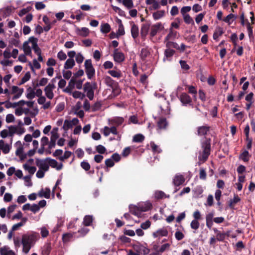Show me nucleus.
<instances>
[{"instance_id":"f257e3e1","label":"nucleus","mask_w":255,"mask_h":255,"mask_svg":"<svg viewBox=\"0 0 255 255\" xmlns=\"http://www.w3.org/2000/svg\"><path fill=\"white\" fill-rule=\"evenodd\" d=\"M211 139L210 138H205L201 141V145L202 151L199 152L198 159L199 161L205 162L207 160L211 153Z\"/></svg>"},{"instance_id":"f03ea898","label":"nucleus","mask_w":255,"mask_h":255,"mask_svg":"<svg viewBox=\"0 0 255 255\" xmlns=\"http://www.w3.org/2000/svg\"><path fill=\"white\" fill-rule=\"evenodd\" d=\"M37 235L36 234H24L22 236L21 244L22 245V252L27 254L31 248L34 245L36 241Z\"/></svg>"},{"instance_id":"7ed1b4c3","label":"nucleus","mask_w":255,"mask_h":255,"mask_svg":"<svg viewBox=\"0 0 255 255\" xmlns=\"http://www.w3.org/2000/svg\"><path fill=\"white\" fill-rule=\"evenodd\" d=\"M177 97L183 106L193 107L192 98L186 93L183 92L179 96H177Z\"/></svg>"},{"instance_id":"20e7f679","label":"nucleus","mask_w":255,"mask_h":255,"mask_svg":"<svg viewBox=\"0 0 255 255\" xmlns=\"http://www.w3.org/2000/svg\"><path fill=\"white\" fill-rule=\"evenodd\" d=\"M85 72L89 79H91L95 74V70L93 66L91 59L86 60L84 63Z\"/></svg>"},{"instance_id":"39448f33","label":"nucleus","mask_w":255,"mask_h":255,"mask_svg":"<svg viewBox=\"0 0 255 255\" xmlns=\"http://www.w3.org/2000/svg\"><path fill=\"white\" fill-rule=\"evenodd\" d=\"M113 57L115 62L118 63H121L125 59L124 54L118 48L114 50Z\"/></svg>"},{"instance_id":"423d86ee","label":"nucleus","mask_w":255,"mask_h":255,"mask_svg":"<svg viewBox=\"0 0 255 255\" xmlns=\"http://www.w3.org/2000/svg\"><path fill=\"white\" fill-rule=\"evenodd\" d=\"M164 26L161 22L152 25L150 28V35L152 37L155 36L159 31L162 30Z\"/></svg>"},{"instance_id":"0eeeda50","label":"nucleus","mask_w":255,"mask_h":255,"mask_svg":"<svg viewBox=\"0 0 255 255\" xmlns=\"http://www.w3.org/2000/svg\"><path fill=\"white\" fill-rule=\"evenodd\" d=\"M55 88V85L54 84H48L44 88V90L46 96L49 99H52L54 97L53 90Z\"/></svg>"},{"instance_id":"6e6552de","label":"nucleus","mask_w":255,"mask_h":255,"mask_svg":"<svg viewBox=\"0 0 255 255\" xmlns=\"http://www.w3.org/2000/svg\"><path fill=\"white\" fill-rule=\"evenodd\" d=\"M168 235V232L164 227L160 228L152 233V236L154 238H160L162 237H167Z\"/></svg>"},{"instance_id":"1a4fd4ad","label":"nucleus","mask_w":255,"mask_h":255,"mask_svg":"<svg viewBox=\"0 0 255 255\" xmlns=\"http://www.w3.org/2000/svg\"><path fill=\"white\" fill-rule=\"evenodd\" d=\"M47 162L46 160L43 159H40L38 158H36V165L39 168L40 170H42L44 171H47L49 169V165L47 163Z\"/></svg>"},{"instance_id":"9d476101","label":"nucleus","mask_w":255,"mask_h":255,"mask_svg":"<svg viewBox=\"0 0 255 255\" xmlns=\"http://www.w3.org/2000/svg\"><path fill=\"white\" fill-rule=\"evenodd\" d=\"M131 29L130 32L132 37L135 40L139 35V29L138 26L134 22H130Z\"/></svg>"},{"instance_id":"9b49d317","label":"nucleus","mask_w":255,"mask_h":255,"mask_svg":"<svg viewBox=\"0 0 255 255\" xmlns=\"http://www.w3.org/2000/svg\"><path fill=\"white\" fill-rule=\"evenodd\" d=\"M210 127L208 126H202L197 128V135L198 136H205L210 131Z\"/></svg>"},{"instance_id":"f8f14e48","label":"nucleus","mask_w":255,"mask_h":255,"mask_svg":"<svg viewBox=\"0 0 255 255\" xmlns=\"http://www.w3.org/2000/svg\"><path fill=\"white\" fill-rule=\"evenodd\" d=\"M175 51L174 50L167 48L165 50L164 52V58L163 59V61H171L172 56L175 54Z\"/></svg>"},{"instance_id":"ddd939ff","label":"nucleus","mask_w":255,"mask_h":255,"mask_svg":"<svg viewBox=\"0 0 255 255\" xmlns=\"http://www.w3.org/2000/svg\"><path fill=\"white\" fill-rule=\"evenodd\" d=\"M185 182V178L182 175H176L174 177L173 183L176 186H179L184 183Z\"/></svg>"},{"instance_id":"4468645a","label":"nucleus","mask_w":255,"mask_h":255,"mask_svg":"<svg viewBox=\"0 0 255 255\" xmlns=\"http://www.w3.org/2000/svg\"><path fill=\"white\" fill-rule=\"evenodd\" d=\"M58 137L59 134L57 132H54L53 131L51 132L50 141L48 146L49 149L55 147L56 144V140Z\"/></svg>"},{"instance_id":"2eb2a0df","label":"nucleus","mask_w":255,"mask_h":255,"mask_svg":"<svg viewBox=\"0 0 255 255\" xmlns=\"http://www.w3.org/2000/svg\"><path fill=\"white\" fill-rule=\"evenodd\" d=\"M129 212L130 213L138 217H139L141 216V212L140 210V209L138 206H132L131 205L129 206Z\"/></svg>"},{"instance_id":"dca6fc26","label":"nucleus","mask_w":255,"mask_h":255,"mask_svg":"<svg viewBox=\"0 0 255 255\" xmlns=\"http://www.w3.org/2000/svg\"><path fill=\"white\" fill-rule=\"evenodd\" d=\"M76 33L78 35L82 37H87L89 35L90 31L87 27H82L81 28L77 27L76 28Z\"/></svg>"},{"instance_id":"f3484780","label":"nucleus","mask_w":255,"mask_h":255,"mask_svg":"<svg viewBox=\"0 0 255 255\" xmlns=\"http://www.w3.org/2000/svg\"><path fill=\"white\" fill-rule=\"evenodd\" d=\"M125 34V28L123 25H119L118 29L116 33L113 31V38H118L120 36L124 35Z\"/></svg>"},{"instance_id":"a211bd4d","label":"nucleus","mask_w":255,"mask_h":255,"mask_svg":"<svg viewBox=\"0 0 255 255\" xmlns=\"http://www.w3.org/2000/svg\"><path fill=\"white\" fill-rule=\"evenodd\" d=\"M157 126L161 129H166L168 126V122L165 118H160L157 121Z\"/></svg>"},{"instance_id":"6ab92c4d","label":"nucleus","mask_w":255,"mask_h":255,"mask_svg":"<svg viewBox=\"0 0 255 255\" xmlns=\"http://www.w3.org/2000/svg\"><path fill=\"white\" fill-rule=\"evenodd\" d=\"M154 197L157 200L162 199L163 198H169L170 196L167 195L164 192L161 190H157L154 193Z\"/></svg>"},{"instance_id":"aec40b11","label":"nucleus","mask_w":255,"mask_h":255,"mask_svg":"<svg viewBox=\"0 0 255 255\" xmlns=\"http://www.w3.org/2000/svg\"><path fill=\"white\" fill-rule=\"evenodd\" d=\"M134 248V249H136L137 250H138L137 252H138V254H141L144 255H146L148 254L150 252L149 249H148V248H146L145 247H144L142 245L135 246Z\"/></svg>"},{"instance_id":"412c9836","label":"nucleus","mask_w":255,"mask_h":255,"mask_svg":"<svg viewBox=\"0 0 255 255\" xmlns=\"http://www.w3.org/2000/svg\"><path fill=\"white\" fill-rule=\"evenodd\" d=\"M224 33L223 28L220 26H217L213 34V39L215 40H218L219 36L222 35Z\"/></svg>"},{"instance_id":"4be33fe9","label":"nucleus","mask_w":255,"mask_h":255,"mask_svg":"<svg viewBox=\"0 0 255 255\" xmlns=\"http://www.w3.org/2000/svg\"><path fill=\"white\" fill-rule=\"evenodd\" d=\"M76 83V79L72 77L68 83V86L64 89V92L66 93H71L74 89Z\"/></svg>"},{"instance_id":"5701e85b","label":"nucleus","mask_w":255,"mask_h":255,"mask_svg":"<svg viewBox=\"0 0 255 255\" xmlns=\"http://www.w3.org/2000/svg\"><path fill=\"white\" fill-rule=\"evenodd\" d=\"M150 26V23H145L142 25L140 30V33L142 37H145L146 36L149 29Z\"/></svg>"},{"instance_id":"b1692460","label":"nucleus","mask_w":255,"mask_h":255,"mask_svg":"<svg viewBox=\"0 0 255 255\" xmlns=\"http://www.w3.org/2000/svg\"><path fill=\"white\" fill-rule=\"evenodd\" d=\"M40 197H44L46 199H49L50 197V189L49 188H46L45 191L42 189L38 193Z\"/></svg>"},{"instance_id":"393cba45","label":"nucleus","mask_w":255,"mask_h":255,"mask_svg":"<svg viewBox=\"0 0 255 255\" xmlns=\"http://www.w3.org/2000/svg\"><path fill=\"white\" fill-rule=\"evenodd\" d=\"M75 65V61L73 59L69 58L65 62L64 68L65 69H72Z\"/></svg>"},{"instance_id":"a878e982","label":"nucleus","mask_w":255,"mask_h":255,"mask_svg":"<svg viewBox=\"0 0 255 255\" xmlns=\"http://www.w3.org/2000/svg\"><path fill=\"white\" fill-rule=\"evenodd\" d=\"M165 15V11L163 10H157L152 14V16L155 20H158Z\"/></svg>"},{"instance_id":"bb28decb","label":"nucleus","mask_w":255,"mask_h":255,"mask_svg":"<svg viewBox=\"0 0 255 255\" xmlns=\"http://www.w3.org/2000/svg\"><path fill=\"white\" fill-rule=\"evenodd\" d=\"M113 97L116 96L121 93V89L117 82L113 81Z\"/></svg>"},{"instance_id":"cd10ccee","label":"nucleus","mask_w":255,"mask_h":255,"mask_svg":"<svg viewBox=\"0 0 255 255\" xmlns=\"http://www.w3.org/2000/svg\"><path fill=\"white\" fill-rule=\"evenodd\" d=\"M236 18V16L233 13L228 14L226 17H225L223 20L227 23L229 25H230Z\"/></svg>"},{"instance_id":"c85d7f7f","label":"nucleus","mask_w":255,"mask_h":255,"mask_svg":"<svg viewBox=\"0 0 255 255\" xmlns=\"http://www.w3.org/2000/svg\"><path fill=\"white\" fill-rule=\"evenodd\" d=\"M124 122V119L121 117H115L113 118V125L119 127L122 125Z\"/></svg>"},{"instance_id":"c756f323","label":"nucleus","mask_w":255,"mask_h":255,"mask_svg":"<svg viewBox=\"0 0 255 255\" xmlns=\"http://www.w3.org/2000/svg\"><path fill=\"white\" fill-rule=\"evenodd\" d=\"M251 156V155H250L249 151L245 150L240 154V158L244 162H248Z\"/></svg>"},{"instance_id":"7c9ffc66","label":"nucleus","mask_w":255,"mask_h":255,"mask_svg":"<svg viewBox=\"0 0 255 255\" xmlns=\"http://www.w3.org/2000/svg\"><path fill=\"white\" fill-rule=\"evenodd\" d=\"M138 207L141 212H146L149 210L151 207V204L150 203H141L138 205Z\"/></svg>"},{"instance_id":"2f4dec72","label":"nucleus","mask_w":255,"mask_h":255,"mask_svg":"<svg viewBox=\"0 0 255 255\" xmlns=\"http://www.w3.org/2000/svg\"><path fill=\"white\" fill-rule=\"evenodd\" d=\"M113 140H120L121 138V134L118 131V129L115 126H113Z\"/></svg>"},{"instance_id":"473e14b6","label":"nucleus","mask_w":255,"mask_h":255,"mask_svg":"<svg viewBox=\"0 0 255 255\" xmlns=\"http://www.w3.org/2000/svg\"><path fill=\"white\" fill-rule=\"evenodd\" d=\"M0 255H15V253L12 250H9L6 247L1 248L0 249Z\"/></svg>"},{"instance_id":"72a5a7b5","label":"nucleus","mask_w":255,"mask_h":255,"mask_svg":"<svg viewBox=\"0 0 255 255\" xmlns=\"http://www.w3.org/2000/svg\"><path fill=\"white\" fill-rule=\"evenodd\" d=\"M23 50L24 52L25 55L29 56L31 55V49L30 46L28 45V42L25 41L23 43Z\"/></svg>"},{"instance_id":"f704fd0d","label":"nucleus","mask_w":255,"mask_h":255,"mask_svg":"<svg viewBox=\"0 0 255 255\" xmlns=\"http://www.w3.org/2000/svg\"><path fill=\"white\" fill-rule=\"evenodd\" d=\"M144 136L141 133L134 135L132 138V141L134 142H142L144 140Z\"/></svg>"},{"instance_id":"c9c22d12","label":"nucleus","mask_w":255,"mask_h":255,"mask_svg":"<svg viewBox=\"0 0 255 255\" xmlns=\"http://www.w3.org/2000/svg\"><path fill=\"white\" fill-rule=\"evenodd\" d=\"M23 168L27 170L31 175H33L36 170V168L35 166H30L27 163L23 165Z\"/></svg>"},{"instance_id":"e433bc0d","label":"nucleus","mask_w":255,"mask_h":255,"mask_svg":"<svg viewBox=\"0 0 255 255\" xmlns=\"http://www.w3.org/2000/svg\"><path fill=\"white\" fill-rule=\"evenodd\" d=\"M171 244L169 243H165L162 245L158 249V251L161 254L163 252L168 251L170 249Z\"/></svg>"},{"instance_id":"4c0bfd02","label":"nucleus","mask_w":255,"mask_h":255,"mask_svg":"<svg viewBox=\"0 0 255 255\" xmlns=\"http://www.w3.org/2000/svg\"><path fill=\"white\" fill-rule=\"evenodd\" d=\"M28 42V44L29 43H31L32 44V48H35L38 46L37 42L38 39L37 38L34 37V36H31L28 38V40L26 41Z\"/></svg>"},{"instance_id":"58836bf2","label":"nucleus","mask_w":255,"mask_h":255,"mask_svg":"<svg viewBox=\"0 0 255 255\" xmlns=\"http://www.w3.org/2000/svg\"><path fill=\"white\" fill-rule=\"evenodd\" d=\"M46 160L47 161L49 166H50L51 167L55 168L57 167L58 162L56 160L47 157Z\"/></svg>"},{"instance_id":"ea45409f","label":"nucleus","mask_w":255,"mask_h":255,"mask_svg":"<svg viewBox=\"0 0 255 255\" xmlns=\"http://www.w3.org/2000/svg\"><path fill=\"white\" fill-rule=\"evenodd\" d=\"M93 222V217L90 215L86 216L84 218V224L86 226H89Z\"/></svg>"},{"instance_id":"a19ab883","label":"nucleus","mask_w":255,"mask_h":255,"mask_svg":"<svg viewBox=\"0 0 255 255\" xmlns=\"http://www.w3.org/2000/svg\"><path fill=\"white\" fill-rule=\"evenodd\" d=\"M30 73L29 72H27L21 79V80L18 85H21L22 84H24L25 82L28 81L30 79Z\"/></svg>"},{"instance_id":"79ce46f5","label":"nucleus","mask_w":255,"mask_h":255,"mask_svg":"<svg viewBox=\"0 0 255 255\" xmlns=\"http://www.w3.org/2000/svg\"><path fill=\"white\" fill-rule=\"evenodd\" d=\"M72 127L73 126L72 125V122L70 121L66 120L64 122V125L62 128L65 131H67Z\"/></svg>"},{"instance_id":"37998d69","label":"nucleus","mask_w":255,"mask_h":255,"mask_svg":"<svg viewBox=\"0 0 255 255\" xmlns=\"http://www.w3.org/2000/svg\"><path fill=\"white\" fill-rule=\"evenodd\" d=\"M111 30V26L108 23H105L101 25V31L104 33H107L110 32Z\"/></svg>"},{"instance_id":"c03bdc74","label":"nucleus","mask_w":255,"mask_h":255,"mask_svg":"<svg viewBox=\"0 0 255 255\" xmlns=\"http://www.w3.org/2000/svg\"><path fill=\"white\" fill-rule=\"evenodd\" d=\"M166 46L168 48L171 49V48H174L176 49L179 48V45L176 42L172 41H167L166 43Z\"/></svg>"},{"instance_id":"a18cd8bd","label":"nucleus","mask_w":255,"mask_h":255,"mask_svg":"<svg viewBox=\"0 0 255 255\" xmlns=\"http://www.w3.org/2000/svg\"><path fill=\"white\" fill-rule=\"evenodd\" d=\"M29 65L30 66V68L32 71H34L33 67H34L37 69H39L41 67L40 63L37 61V60L36 59L33 60V65L31 64L30 62H29Z\"/></svg>"},{"instance_id":"49530a36","label":"nucleus","mask_w":255,"mask_h":255,"mask_svg":"<svg viewBox=\"0 0 255 255\" xmlns=\"http://www.w3.org/2000/svg\"><path fill=\"white\" fill-rule=\"evenodd\" d=\"M150 145L153 152L160 153L162 151V150L159 148V147L154 142H150Z\"/></svg>"},{"instance_id":"de8ad7c7","label":"nucleus","mask_w":255,"mask_h":255,"mask_svg":"<svg viewBox=\"0 0 255 255\" xmlns=\"http://www.w3.org/2000/svg\"><path fill=\"white\" fill-rule=\"evenodd\" d=\"M122 2L128 9H131L133 6L132 0H123Z\"/></svg>"},{"instance_id":"09e8293b","label":"nucleus","mask_w":255,"mask_h":255,"mask_svg":"<svg viewBox=\"0 0 255 255\" xmlns=\"http://www.w3.org/2000/svg\"><path fill=\"white\" fill-rule=\"evenodd\" d=\"M241 199L238 195H234V197L233 199L231 200L230 201V203L229 204V206L230 208L233 207V205L234 204H235L237 203H238L239 201H240Z\"/></svg>"},{"instance_id":"8fccbe9b","label":"nucleus","mask_w":255,"mask_h":255,"mask_svg":"<svg viewBox=\"0 0 255 255\" xmlns=\"http://www.w3.org/2000/svg\"><path fill=\"white\" fill-rule=\"evenodd\" d=\"M247 30L249 34V36L250 38H253V27L251 26L250 22L247 19Z\"/></svg>"},{"instance_id":"3c124183","label":"nucleus","mask_w":255,"mask_h":255,"mask_svg":"<svg viewBox=\"0 0 255 255\" xmlns=\"http://www.w3.org/2000/svg\"><path fill=\"white\" fill-rule=\"evenodd\" d=\"M183 19L184 22L187 24H194V22L192 17L190 16L189 14H186V15H183Z\"/></svg>"},{"instance_id":"603ef678","label":"nucleus","mask_w":255,"mask_h":255,"mask_svg":"<svg viewBox=\"0 0 255 255\" xmlns=\"http://www.w3.org/2000/svg\"><path fill=\"white\" fill-rule=\"evenodd\" d=\"M181 19L180 18L177 17L175 18V21L172 22L171 24V26L170 28H175L176 29H178L179 28V23H180Z\"/></svg>"},{"instance_id":"864d4df0","label":"nucleus","mask_w":255,"mask_h":255,"mask_svg":"<svg viewBox=\"0 0 255 255\" xmlns=\"http://www.w3.org/2000/svg\"><path fill=\"white\" fill-rule=\"evenodd\" d=\"M51 250V247L50 244H48L44 246L42 253L44 255H49Z\"/></svg>"},{"instance_id":"5fc2aeb1","label":"nucleus","mask_w":255,"mask_h":255,"mask_svg":"<svg viewBox=\"0 0 255 255\" xmlns=\"http://www.w3.org/2000/svg\"><path fill=\"white\" fill-rule=\"evenodd\" d=\"M190 226H191V228L192 229H194L195 230H197L199 228L200 223H199V222H198V220H193L191 222Z\"/></svg>"},{"instance_id":"6e6d98bb","label":"nucleus","mask_w":255,"mask_h":255,"mask_svg":"<svg viewBox=\"0 0 255 255\" xmlns=\"http://www.w3.org/2000/svg\"><path fill=\"white\" fill-rule=\"evenodd\" d=\"M106 167L105 170L106 172H109L110 168L112 167V158H109L105 161Z\"/></svg>"},{"instance_id":"4d7b16f0","label":"nucleus","mask_w":255,"mask_h":255,"mask_svg":"<svg viewBox=\"0 0 255 255\" xmlns=\"http://www.w3.org/2000/svg\"><path fill=\"white\" fill-rule=\"evenodd\" d=\"M80 165L81 167L86 171L89 170L91 167L90 164L85 161L81 162Z\"/></svg>"},{"instance_id":"13d9d810","label":"nucleus","mask_w":255,"mask_h":255,"mask_svg":"<svg viewBox=\"0 0 255 255\" xmlns=\"http://www.w3.org/2000/svg\"><path fill=\"white\" fill-rule=\"evenodd\" d=\"M179 63L182 69L188 70L190 69V66L187 64L186 61L181 60L179 61Z\"/></svg>"},{"instance_id":"bf43d9fd","label":"nucleus","mask_w":255,"mask_h":255,"mask_svg":"<svg viewBox=\"0 0 255 255\" xmlns=\"http://www.w3.org/2000/svg\"><path fill=\"white\" fill-rule=\"evenodd\" d=\"M175 237L177 241H181L184 238V235L181 231H177L175 233Z\"/></svg>"},{"instance_id":"052dcab7","label":"nucleus","mask_w":255,"mask_h":255,"mask_svg":"<svg viewBox=\"0 0 255 255\" xmlns=\"http://www.w3.org/2000/svg\"><path fill=\"white\" fill-rule=\"evenodd\" d=\"M226 238V234L224 233L219 232L216 234V239L218 241H223Z\"/></svg>"},{"instance_id":"680f3d73","label":"nucleus","mask_w":255,"mask_h":255,"mask_svg":"<svg viewBox=\"0 0 255 255\" xmlns=\"http://www.w3.org/2000/svg\"><path fill=\"white\" fill-rule=\"evenodd\" d=\"M8 134L9 136H12L14 133H16L17 127L13 126H10L8 127Z\"/></svg>"},{"instance_id":"e2e57ef3","label":"nucleus","mask_w":255,"mask_h":255,"mask_svg":"<svg viewBox=\"0 0 255 255\" xmlns=\"http://www.w3.org/2000/svg\"><path fill=\"white\" fill-rule=\"evenodd\" d=\"M57 57L60 60H64L67 58V55L62 50H61L58 53Z\"/></svg>"},{"instance_id":"0e129e2a","label":"nucleus","mask_w":255,"mask_h":255,"mask_svg":"<svg viewBox=\"0 0 255 255\" xmlns=\"http://www.w3.org/2000/svg\"><path fill=\"white\" fill-rule=\"evenodd\" d=\"M150 225L151 222L149 220H147L141 224L140 227L143 230H146L150 227Z\"/></svg>"},{"instance_id":"69168bd1","label":"nucleus","mask_w":255,"mask_h":255,"mask_svg":"<svg viewBox=\"0 0 255 255\" xmlns=\"http://www.w3.org/2000/svg\"><path fill=\"white\" fill-rule=\"evenodd\" d=\"M206 172L205 170L202 168L200 169L199 177L201 179L205 180L206 179Z\"/></svg>"},{"instance_id":"338daca9","label":"nucleus","mask_w":255,"mask_h":255,"mask_svg":"<svg viewBox=\"0 0 255 255\" xmlns=\"http://www.w3.org/2000/svg\"><path fill=\"white\" fill-rule=\"evenodd\" d=\"M199 97L200 99L202 102H205L206 100V94L204 93V92L203 91V90H202L201 89L199 90Z\"/></svg>"},{"instance_id":"774afa93","label":"nucleus","mask_w":255,"mask_h":255,"mask_svg":"<svg viewBox=\"0 0 255 255\" xmlns=\"http://www.w3.org/2000/svg\"><path fill=\"white\" fill-rule=\"evenodd\" d=\"M96 150L98 153L103 154L105 152L106 149L102 145H98L96 146Z\"/></svg>"}]
</instances>
